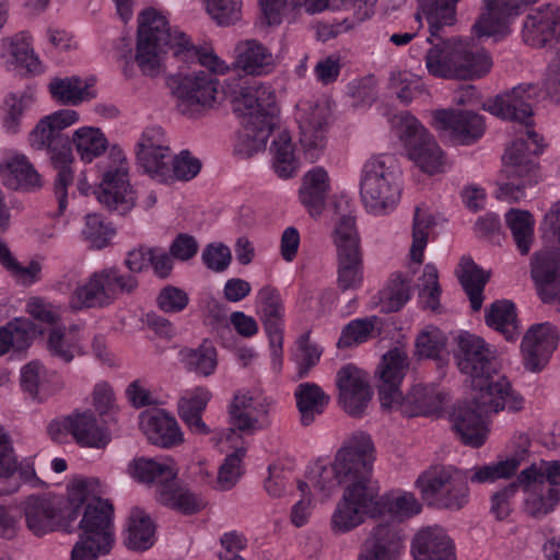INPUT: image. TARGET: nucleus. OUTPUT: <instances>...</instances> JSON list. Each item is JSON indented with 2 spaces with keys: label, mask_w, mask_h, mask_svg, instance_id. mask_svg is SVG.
Instances as JSON below:
<instances>
[{
  "label": "nucleus",
  "mask_w": 560,
  "mask_h": 560,
  "mask_svg": "<svg viewBox=\"0 0 560 560\" xmlns=\"http://www.w3.org/2000/svg\"><path fill=\"white\" fill-rule=\"evenodd\" d=\"M532 278L545 303L560 304V256L553 252H537L532 258Z\"/></svg>",
  "instance_id": "a878e982"
},
{
  "label": "nucleus",
  "mask_w": 560,
  "mask_h": 560,
  "mask_svg": "<svg viewBox=\"0 0 560 560\" xmlns=\"http://www.w3.org/2000/svg\"><path fill=\"white\" fill-rule=\"evenodd\" d=\"M332 113L334 103L328 97L298 104L299 141L302 153L308 162L318 161L325 152Z\"/></svg>",
  "instance_id": "f8f14e48"
},
{
  "label": "nucleus",
  "mask_w": 560,
  "mask_h": 560,
  "mask_svg": "<svg viewBox=\"0 0 560 560\" xmlns=\"http://www.w3.org/2000/svg\"><path fill=\"white\" fill-rule=\"evenodd\" d=\"M166 175L165 178H155V180L164 184L174 180L187 182L196 177L201 170V162L189 151L183 150L174 156L170 165V158L164 164Z\"/></svg>",
  "instance_id": "bf43d9fd"
},
{
  "label": "nucleus",
  "mask_w": 560,
  "mask_h": 560,
  "mask_svg": "<svg viewBox=\"0 0 560 560\" xmlns=\"http://www.w3.org/2000/svg\"><path fill=\"white\" fill-rule=\"evenodd\" d=\"M392 132L404 145L407 156L423 173L435 175L446 172L448 162L433 136L408 112L390 118Z\"/></svg>",
  "instance_id": "1a4fd4ad"
},
{
  "label": "nucleus",
  "mask_w": 560,
  "mask_h": 560,
  "mask_svg": "<svg viewBox=\"0 0 560 560\" xmlns=\"http://www.w3.org/2000/svg\"><path fill=\"white\" fill-rule=\"evenodd\" d=\"M144 26H142L140 38H137L136 62L144 75L158 77L163 72L164 60L167 50H171L172 43L149 42Z\"/></svg>",
  "instance_id": "a18cd8bd"
},
{
  "label": "nucleus",
  "mask_w": 560,
  "mask_h": 560,
  "mask_svg": "<svg viewBox=\"0 0 560 560\" xmlns=\"http://www.w3.org/2000/svg\"><path fill=\"white\" fill-rule=\"evenodd\" d=\"M415 560H456V548L445 528L440 525L421 527L410 542Z\"/></svg>",
  "instance_id": "6ab92c4d"
},
{
  "label": "nucleus",
  "mask_w": 560,
  "mask_h": 560,
  "mask_svg": "<svg viewBox=\"0 0 560 560\" xmlns=\"http://www.w3.org/2000/svg\"><path fill=\"white\" fill-rule=\"evenodd\" d=\"M22 390L36 402H44L63 388L62 377L38 361H31L20 372Z\"/></svg>",
  "instance_id": "5701e85b"
},
{
  "label": "nucleus",
  "mask_w": 560,
  "mask_h": 560,
  "mask_svg": "<svg viewBox=\"0 0 560 560\" xmlns=\"http://www.w3.org/2000/svg\"><path fill=\"white\" fill-rule=\"evenodd\" d=\"M331 190L330 176L323 166H314L302 177L299 200L310 215L319 217L326 205V197Z\"/></svg>",
  "instance_id": "c756f323"
},
{
  "label": "nucleus",
  "mask_w": 560,
  "mask_h": 560,
  "mask_svg": "<svg viewBox=\"0 0 560 560\" xmlns=\"http://www.w3.org/2000/svg\"><path fill=\"white\" fill-rule=\"evenodd\" d=\"M292 3L311 15L324 11L352 10L357 19L363 21L374 13L375 0H293Z\"/></svg>",
  "instance_id": "de8ad7c7"
},
{
  "label": "nucleus",
  "mask_w": 560,
  "mask_h": 560,
  "mask_svg": "<svg viewBox=\"0 0 560 560\" xmlns=\"http://www.w3.org/2000/svg\"><path fill=\"white\" fill-rule=\"evenodd\" d=\"M107 486L95 477H79L67 487L66 513L63 500L54 493H37L21 502L25 525L35 536H44L59 529L65 521L78 518L84 506L79 524L80 537L71 550V560H98L110 552L115 542L114 509L108 500L101 497Z\"/></svg>",
  "instance_id": "f03ea898"
},
{
  "label": "nucleus",
  "mask_w": 560,
  "mask_h": 560,
  "mask_svg": "<svg viewBox=\"0 0 560 560\" xmlns=\"http://www.w3.org/2000/svg\"><path fill=\"white\" fill-rule=\"evenodd\" d=\"M486 322L509 341L515 340L520 335L515 307L509 301L494 302L486 316Z\"/></svg>",
  "instance_id": "13d9d810"
},
{
  "label": "nucleus",
  "mask_w": 560,
  "mask_h": 560,
  "mask_svg": "<svg viewBox=\"0 0 560 560\" xmlns=\"http://www.w3.org/2000/svg\"><path fill=\"white\" fill-rule=\"evenodd\" d=\"M505 223L521 255H527L534 242L535 220L525 210L511 209L505 213Z\"/></svg>",
  "instance_id": "5fc2aeb1"
},
{
  "label": "nucleus",
  "mask_w": 560,
  "mask_h": 560,
  "mask_svg": "<svg viewBox=\"0 0 560 560\" xmlns=\"http://www.w3.org/2000/svg\"><path fill=\"white\" fill-rule=\"evenodd\" d=\"M347 90L352 106L358 109L370 108L377 98L376 79L373 75L351 81Z\"/></svg>",
  "instance_id": "338daca9"
},
{
  "label": "nucleus",
  "mask_w": 560,
  "mask_h": 560,
  "mask_svg": "<svg viewBox=\"0 0 560 560\" xmlns=\"http://www.w3.org/2000/svg\"><path fill=\"white\" fill-rule=\"evenodd\" d=\"M296 407L303 425H310L329 404V395L315 383H301L294 390Z\"/></svg>",
  "instance_id": "37998d69"
},
{
  "label": "nucleus",
  "mask_w": 560,
  "mask_h": 560,
  "mask_svg": "<svg viewBox=\"0 0 560 560\" xmlns=\"http://www.w3.org/2000/svg\"><path fill=\"white\" fill-rule=\"evenodd\" d=\"M404 338V334L398 331V346L387 351V409L398 407L404 401L399 386L409 371L408 354L401 345Z\"/></svg>",
  "instance_id": "f704fd0d"
},
{
  "label": "nucleus",
  "mask_w": 560,
  "mask_h": 560,
  "mask_svg": "<svg viewBox=\"0 0 560 560\" xmlns=\"http://www.w3.org/2000/svg\"><path fill=\"white\" fill-rule=\"evenodd\" d=\"M36 332L35 325L27 318L16 317L7 325L0 327V355L11 348L23 350L30 346L31 339Z\"/></svg>",
  "instance_id": "864d4df0"
},
{
  "label": "nucleus",
  "mask_w": 560,
  "mask_h": 560,
  "mask_svg": "<svg viewBox=\"0 0 560 560\" xmlns=\"http://www.w3.org/2000/svg\"><path fill=\"white\" fill-rule=\"evenodd\" d=\"M456 343L454 358L458 370L470 377L472 393L471 401L454 409L452 427L463 443L479 447L488 433L483 417L504 409L517 411L523 408V398L498 373V352L491 345L469 332H460Z\"/></svg>",
  "instance_id": "7ed1b4c3"
},
{
  "label": "nucleus",
  "mask_w": 560,
  "mask_h": 560,
  "mask_svg": "<svg viewBox=\"0 0 560 560\" xmlns=\"http://www.w3.org/2000/svg\"><path fill=\"white\" fill-rule=\"evenodd\" d=\"M521 38L534 48L560 40V7L545 3L529 10L522 21Z\"/></svg>",
  "instance_id": "dca6fc26"
},
{
  "label": "nucleus",
  "mask_w": 560,
  "mask_h": 560,
  "mask_svg": "<svg viewBox=\"0 0 560 560\" xmlns=\"http://www.w3.org/2000/svg\"><path fill=\"white\" fill-rule=\"evenodd\" d=\"M215 442L221 452L228 454L219 467L217 486L220 490L233 488L243 474L242 460L246 448L242 435L233 429H226L215 434Z\"/></svg>",
  "instance_id": "aec40b11"
},
{
  "label": "nucleus",
  "mask_w": 560,
  "mask_h": 560,
  "mask_svg": "<svg viewBox=\"0 0 560 560\" xmlns=\"http://www.w3.org/2000/svg\"><path fill=\"white\" fill-rule=\"evenodd\" d=\"M517 485L524 493V511L533 517L550 513L560 501V491L530 478L527 472L517 475Z\"/></svg>",
  "instance_id": "cd10ccee"
},
{
  "label": "nucleus",
  "mask_w": 560,
  "mask_h": 560,
  "mask_svg": "<svg viewBox=\"0 0 560 560\" xmlns=\"http://www.w3.org/2000/svg\"><path fill=\"white\" fill-rule=\"evenodd\" d=\"M462 42L450 38L432 44L424 57L428 72L435 78L455 79Z\"/></svg>",
  "instance_id": "2f4dec72"
},
{
  "label": "nucleus",
  "mask_w": 560,
  "mask_h": 560,
  "mask_svg": "<svg viewBox=\"0 0 560 560\" xmlns=\"http://www.w3.org/2000/svg\"><path fill=\"white\" fill-rule=\"evenodd\" d=\"M82 234L93 248L101 249L110 243L115 230L101 215L92 213L85 217Z\"/></svg>",
  "instance_id": "69168bd1"
},
{
  "label": "nucleus",
  "mask_w": 560,
  "mask_h": 560,
  "mask_svg": "<svg viewBox=\"0 0 560 560\" xmlns=\"http://www.w3.org/2000/svg\"><path fill=\"white\" fill-rule=\"evenodd\" d=\"M413 295L412 275L393 272L387 279V313L400 311Z\"/></svg>",
  "instance_id": "052dcab7"
},
{
  "label": "nucleus",
  "mask_w": 560,
  "mask_h": 560,
  "mask_svg": "<svg viewBox=\"0 0 560 560\" xmlns=\"http://www.w3.org/2000/svg\"><path fill=\"white\" fill-rule=\"evenodd\" d=\"M273 400L259 388L237 390L230 405L229 417L237 433L254 434L270 424V410Z\"/></svg>",
  "instance_id": "ddd939ff"
},
{
  "label": "nucleus",
  "mask_w": 560,
  "mask_h": 560,
  "mask_svg": "<svg viewBox=\"0 0 560 560\" xmlns=\"http://www.w3.org/2000/svg\"><path fill=\"white\" fill-rule=\"evenodd\" d=\"M184 368L198 376L209 377L218 368V351L210 342H203L197 348H186L179 352Z\"/></svg>",
  "instance_id": "603ef678"
},
{
  "label": "nucleus",
  "mask_w": 560,
  "mask_h": 560,
  "mask_svg": "<svg viewBox=\"0 0 560 560\" xmlns=\"http://www.w3.org/2000/svg\"><path fill=\"white\" fill-rule=\"evenodd\" d=\"M375 460L372 438L358 431L342 442L331 459L319 458L310 465L308 481L323 499L343 486L330 516L334 534L350 533L385 513V493L373 476Z\"/></svg>",
  "instance_id": "f257e3e1"
},
{
  "label": "nucleus",
  "mask_w": 560,
  "mask_h": 560,
  "mask_svg": "<svg viewBox=\"0 0 560 560\" xmlns=\"http://www.w3.org/2000/svg\"><path fill=\"white\" fill-rule=\"evenodd\" d=\"M59 143L60 142H56L46 150L49 153L54 167L57 170L55 196L58 200L59 212L62 213L68 205V187L72 185L73 182L72 164L74 156L70 147L66 144L60 147Z\"/></svg>",
  "instance_id": "e433bc0d"
},
{
  "label": "nucleus",
  "mask_w": 560,
  "mask_h": 560,
  "mask_svg": "<svg viewBox=\"0 0 560 560\" xmlns=\"http://www.w3.org/2000/svg\"><path fill=\"white\" fill-rule=\"evenodd\" d=\"M295 460L290 456L276 458L268 465V476L264 479V490L271 498H282L291 489L294 480Z\"/></svg>",
  "instance_id": "8fccbe9b"
},
{
  "label": "nucleus",
  "mask_w": 560,
  "mask_h": 560,
  "mask_svg": "<svg viewBox=\"0 0 560 560\" xmlns=\"http://www.w3.org/2000/svg\"><path fill=\"white\" fill-rule=\"evenodd\" d=\"M142 26L148 33V43H174L171 44V50L176 57L182 54L183 47L187 46V36L178 30H171L166 15L154 8H147L140 12L137 38H140Z\"/></svg>",
  "instance_id": "bb28decb"
},
{
  "label": "nucleus",
  "mask_w": 560,
  "mask_h": 560,
  "mask_svg": "<svg viewBox=\"0 0 560 560\" xmlns=\"http://www.w3.org/2000/svg\"><path fill=\"white\" fill-rule=\"evenodd\" d=\"M156 526L151 516L140 508H133L126 522L124 542L133 551L150 549L156 539Z\"/></svg>",
  "instance_id": "c9c22d12"
},
{
  "label": "nucleus",
  "mask_w": 560,
  "mask_h": 560,
  "mask_svg": "<svg viewBox=\"0 0 560 560\" xmlns=\"http://www.w3.org/2000/svg\"><path fill=\"white\" fill-rule=\"evenodd\" d=\"M0 65L7 71L21 75L44 72V65L33 48L31 37L25 33L0 38Z\"/></svg>",
  "instance_id": "f3484780"
},
{
  "label": "nucleus",
  "mask_w": 560,
  "mask_h": 560,
  "mask_svg": "<svg viewBox=\"0 0 560 560\" xmlns=\"http://www.w3.org/2000/svg\"><path fill=\"white\" fill-rule=\"evenodd\" d=\"M460 51L455 79L476 80L490 72L493 62L488 51L472 47L465 40L462 42Z\"/></svg>",
  "instance_id": "09e8293b"
},
{
  "label": "nucleus",
  "mask_w": 560,
  "mask_h": 560,
  "mask_svg": "<svg viewBox=\"0 0 560 560\" xmlns=\"http://www.w3.org/2000/svg\"><path fill=\"white\" fill-rule=\"evenodd\" d=\"M170 85L183 114L191 115L194 107L210 108L223 98H230L233 112L241 119L234 152L249 158L266 148L277 122L275 93L268 84L253 83L240 92L219 90V81L205 71H192L171 79Z\"/></svg>",
  "instance_id": "20e7f679"
},
{
  "label": "nucleus",
  "mask_w": 560,
  "mask_h": 560,
  "mask_svg": "<svg viewBox=\"0 0 560 560\" xmlns=\"http://www.w3.org/2000/svg\"><path fill=\"white\" fill-rule=\"evenodd\" d=\"M456 276L469 296L472 310L479 311L482 305V291L488 281V276L467 256L460 258Z\"/></svg>",
  "instance_id": "3c124183"
},
{
  "label": "nucleus",
  "mask_w": 560,
  "mask_h": 560,
  "mask_svg": "<svg viewBox=\"0 0 560 560\" xmlns=\"http://www.w3.org/2000/svg\"><path fill=\"white\" fill-rule=\"evenodd\" d=\"M137 285L135 277L122 273L116 267H104L78 282L70 294L69 306L73 311L106 308L121 294L132 292Z\"/></svg>",
  "instance_id": "9d476101"
},
{
  "label": "nucleus",
  "mask_w": 560,
  "mask_h": 560,
  "mask_svg": "<svg viewBox=\"0 0 560 560\" xmlns=\"http://www.w3.org/2000/svg\"><path fill=\"white\" fill-rule=\"evenodd\" d=\"M486 10L474 25L478 37H502L510 33L512 20L515 16L508 12L498 0H483Z\"/></svg>",
  "instance_id": "c03bdc74"
},
{
  "label": "nucleus",
  "mask_w": 560,
  "mask_h": 560,
  "mask_svg": "<svg viewBox=\"0 0 560 560\" xmlns=\"http://www.w3.org/2000/svg\"><path fill=\"white\" fill-rule=\"evenodd\" d=\"M537 88L520 84L511 91L487 100L482 107L490 114L522 125L521 137L505 150L502 156V176L505 182L499 185L497 197L508 202H518L525 197V188L538 182L533 155L542 151V138L532 128V106Z\"/></svg>",
  "instance_id": "39448f33"
},
{
  "label": "nucleus",
  "mask_w": 560,
  "mask_h": 560,
  "mask_svg": "<svg viewBox=\"0 0 560 560\" xmlns=\"http://www.w3.org/2000/svg\"><path fill=\"white\" fill-rule=\"evenodd\" d=\"M421 512V504L412 493L404 492L387 497V527L389 523H402Z\"/></svg>",
  "instance_id": "e2e57ef3"
},
{
  "label": "nucleus",
  "mask_w": 560,
  "mask_h": 560,
  "mask_svg": "<svg viewBox=\"0 0 560 560\" xmlns=\"http://www.w3.org/2000/svg\"><path fill=\"white\" fill-rule=\"evenodd\" d=\"M431 225V217L417 208L413 218L412 244L409 252L410 264L419 266L423 262L424 249L428 244V234Z\"/></svg>",
  "instance_id": "0e129e2a"
},
{
  "label": "nucleus",
  "mask_w": 560,
  "mask_h": 560,
  "mask_svg": "<svg viewBox=\"0 0 560 560\" xmlns=\"http://www.w3.org/2000/svg\"><path fill=\"white\" fill-rule=\"evenodd\" d=\"M139 427L152 444L173 447L184 442V433L176 419L164 409H151L141 412Z\"/></svg>",
  "instance_id": "393cba45"
},
{
  "label": "nucleus",
  "mask_w": 560,
  "mask_h": 560,
  "mask_svg": "<svg viewBox=\"0 0 560 560\" xmlns=\"http://www.w3.org/2000/svg\"><path fill=\"white\" fill-rule=\"evenodd\" d=\"M382 330V320L376 316L357 318L349 322L341 330L338 348H351L366 342Z\"/></svg>",
  "instance_id": "6e6d98bb"
},
{
  "label": "nucleus",
  "mask_w": 560,
  "mask_h": 560,
  "mask_svg": "<svg viewBox=\"0 0 560 560\" xmlns=\"http://www.w3.org/2000/svg\"><path fill=\"white\" fill-rule=\"evenodd\" d=\"M0 179L12 190L33 191L42 187L39 173L24 154H13L0 163Z\"/></svg>",
  "instance_id": "c85d7f7f"
},
{
  "label": "nucleus",
  "mask_w": 560,
  "mask_h": 560,
  "mask_svg": "<svg viewBox=\"0 0 560 560\" xmlns=\"http://www.w3.org/2000/svg\"><path fill=\"white\" fill-rule=\"evenodd\" d=\"M233 69L247 75H268L277 67V59L269 47L257 39H242L233 49Z\"/></svg>",
  "instance_id": "4be33fe9"
},
{
  "label": "nucleus",
  "mask_w": 560,
  "mask_h": 560,
  "mask_svg": "<svg viewBox=\"0 0 560 560\" xmlns=\"http://www.w3.org/2000/svg\"><path fill=\"white\" fill-rule=\"evenodd\" d=\"M385 156L376 154L364 163L360 178V196L365 210L380 215L385 210Z\"/></svg>",
  "instance_id": "412c9836"
},
{
  "label": "nucleus",
  "mask_w": 560,
  "mask_h": 560,
  "mask_svg": "<svg viewBox=\"0 0 560 560\" xmlns=\"http://www.w3.org/2000/svg\"><path fill=\"white\" fill-rule=\"evenodd\" d=\"M558 334L549 323L532 326L522 341V352L527 370L539 371L557 347Z\"/></svg>",
  "instance_id": "b1692460"
},
{
  "label": "nucleus",
  "mask_w": 560,
  "mask_h": 560,
  "mask_svg": "<svg viewBox=\"0 0 560 560\" xmlns=\"http://www.w3.org/2000/svg\"><path fill=\"white\" fill-rule=\"evenodd\" d=\"M459 0H417L416 20L421 26V20L425 19L431 36L443 27L456 22V5Z\"/></svg>",
  "instance_id": "49530a36"
},
{
  "label": "nucleus",
  "mask_w": 560,
  "mask_h": 560,
  "mask_svg": "<svg viewBox=\"0 0 560 560\" xmlns=\"http://www.w3.org/2000/svg\"><path fill=\"white\" fill-rule=\"evenodd\" d=\"M0 265L23 287H31L42 280L43 261L39 258H32L20 261L10 250L8 244L0 238Z\"/></svg>",
  "instance_id": "79ce46f5"
},
{
  "label": "nucleus",
  "mask_w": 560,
  "mask_h": 560,
  "mask_svg": "<svg viewBox=\"0 0 560 560\" xmlns=\"http://www.w3.org/2000/svg\"><path fill=\"white\" fill-rule=\"evenodd\" d=\"M271 167L278 177L288 179L296 175L300 158L295 144L287 130L280 131L271 142Z\"/></svg>",
  "instance_id": "a19ab883"
},
{
  "label": "nucleus",
  "mask_w": 560,
  "mask_h": 560,
  "mask_svg": "<svg viewBox=\"0 0 560 560\" xmlns=\"http://www.w3.org/2000/svg\"><path fill=\"white\" fill-rule=\"evenodd\" d=\"M136 154L139 165L153 179L165 178L164 164L170 158V142L161 127L151 126L142 131Z\"/></svg>",
  "instance_id": "a211bd4d"
},
{
  "label": "nucleus",
  "mask_w": 560,
  "mask_h": 560,
  "mask_svg": "<svg viewBox=\"0 0 560 560\" xmlns=\"http://www.w3.org/2000/svg\"><path fill=\"white\" fill-rule=\"evenodd\" d=\"M337 221L332 241L337 252V284L341 291L358 290L363 283V262L350 196L340 191L332 200Z\"/></svg>",
  "instance_id": "6e6552de"
},
{
  "label": "nucleus",
  "mask_w": 560,
  "mask_h": 560,
  "mask_svg": "<svg viewBox=\"0 0 560 560\" xmlns=\"http://www.w3.org/2000/svg\"><path fill=\"white\" fill-rule=\"evenodd\" d=\"M33 105L32 96L27 94H10L0 107V120L2 128L8 133H18L22 121Z\"/></svg>",
  "instance_id": "4d7b16f0"
},
{
  "label": "nucleus",
  "mask_w": 560,
  "mask_h": 560,
  "mask_svg": "<svg viewBox=\"0 0 560 560\" xmlns=\"http://www.w3.org/2000/svg\"><path fill=\"white\" fill-rule=\"evenodd\" d=\"M211 399L212 392L207 386H194L182 393L177 404L178 415L192 433H209L202 413Z\"/></svg>",
  "instance_id": "7c9ffc66"
},
{
  "label": "nucleus",
  "mask_w": 560,
  "mask_h": 560,
  "mask_svg": "<svg viewBox=\"0 0 560 560\" xmlns=\"http://www.w3.org/2000/svg\"><path fill=\"white\" fill-rule=\"evenodd\" d=\"M54 440L60 441L63 434H70L82 447L103 448L109 441V434L98 423L91 410H75L49 424Z\"/></svg>",
  "instance_id": "2eb2a0df"
},
{
  "label": "nucleus",
  "mask_w": 560,
  "mask_h": 560,
  "mask_svg": "<svg viewBox=\"0 0 560 560\" xmlns=\"http://www.w3.org/2000/svg\"><path fill=\"white\" fill-rule=\"evenodd\" d=\"M335 383L337 400L342 410L354 418L363 417L374 397L368 372L347 363L337 371Z\"/></svg>",
  "instance_id": "4468645a"
},
{
  "label": "nucleus",
  "mask_w": 560,
  "mask_h": 560,
  "mask_svg": "<svg viewBox=\"0 0 560 560\" xmlns=\"http://www.w3.org/2000/svg\"><path fill=\"white\" fill-rule=\"evenodd\" d=\"M47 345L51 355L63 362H70L85 353L86 336L79 326H71L67 330L52 329Z\"/></svg>",
  "instance_id": "ea45409f"
},
{
  "label": "nucleus",
  "mask_w": 560,
  "mask_h": 560,
  "mask_svg": "<svg viewBox=\"0 0 560 560\" xmlns=\"http://www.w3.org/2000/svg\"><path fill=\"white\" fill-rule=\"evenodd\" d=\"M525 448L503 460L459 470L453 466H433L418 478V485L425 500L431 504L458 510L468 501V480L474 483L494 482L511 478L527 460Z\"/></svg>",
  "instance_id": "423d86ee"
},
{
  "label": "nucleus",
  "mask_w": 560,
  "mask_h": 560,
  "mask_svg": "<svg viewBox=\"0 0 560 560\" xmlns=\"http://www.w3.org/2000/svg\"><path fill=\"white\" fill-rule=\"evenodd\" d=\"M255 311L260 318L267 337L280 336L284 331V305L280 292L270 285L258 290Z\"/></svg>",
  "instance_id": "473e14b6"
},
{
  "label": "nucleus",
  "mask_w": 560,
  "mask_h": 560,
  "mask_svg": "<svg viewBox=\"0 0 560 560\" xmlns=\"http://www.w3.org/2000/svg\"><path fill=\"white\" fill-rule=\"evenodd\" d=\"M128 474L139 482L154 485L158 501L182 514H196L207 505L201 494L177 485L178 469L172 458H135L128 465Z\"/></svg>",
  "instance_id": "0eeeda50"
},
{
  "label": "nucleus",
  "mask_w": 560,
  "mask_h": 560,
  "mask_svg": "<svg viewBox=\"0 0 560 560\" xmlns=\"http://www.w3.org/2000/svg\"><path fill=\"white\" fill-rule=\"evenodd\" d=\"M95 79L92 77L55 78L48 88L52 98L66 105L77 106L96 97Z\"/></svg>",
  "instance_id": "72a5a7b5"
},
{
  "label": "nucleus",
  "mask_w": 560,
  "mask_h": 560,
  "mask_svg": "<svg viewBox=\"0 0 560 560\" xmlns=\"http://www.w3.org/2000/svg\"><path fill=\"white\" fill-rule=\"evenodd\" d=\"M69 141L78 158L84 164H90L101 158L109 145L104 131L95 126H81L77 128Z\"/></svg>",
  "instance_id": "58836bf2"
},
{
  "label": "nucleus",
  "mask_w": 560,
  "mask_h": 560,
  "mask_svg": "<svg viewBox=\"0 0 560 560\" xmlns=\"http://www.w3.org/2000/svg\"><path fill=\"white\" fill-rule=\"evenodd\" d=\"M110 158L113 164L104 172L97 189L90 184L86 171L80 173L77 188L82 195L95 194L102 205L124 214L135 206L136 195L129 183L128 163L122 151L113 148Z\"/></svg>",
  "instance_id": "9b49d317"
},
{
  "label": "nucleus",
  "mask_w": 560,
  "mask_h": 560,
  "mask_svg": "<svg viewBox=\"0 0 560 560\" xmlns=\"http://www.w3.org/2000/svg\"><path fill=\"white\" fill-rule=\"evenodd\" d=\"M446 345V337L438 327L427 326L416 339V353L420 358H438Z\"/></svg>",
  "instance_id": "774afa93"
},
{
  "label": "nucleus",
  "mask_w": 560,
  "mask_h": 560,
  "mask_svg": "<svg viewBox=\"0 0 560 560\" xmlns=\"http://www.w3.org/2000/svg\"><path fill=\"white\" fill-rule=\"evenodd\" d=\"M435 119L451 130L463 143L480 138L485 131L482 116L471 112L439 110Z\"/></svg>",
  "instance_id": "4c0bfd02"
},
{
  "label": "nucleus",
  "mask_w": 560,
  "mask_h": 560,
  "mask_svg": "<svg viewBox=\"0 0 560 560\" xmlns=\"http://www.w3.org/2000/svg\"><path fill=\"white\" fill-rule=\"evenodd\" d=\"M178 58L185 61H198V63L213 74L224 75L233 68V62L230 65L221 57H219L211 48L198 49L192 46L187 38V46L183 47V51Z\"/></svg>",
  "instance_id": "680f3d73"
}]
</instances>
